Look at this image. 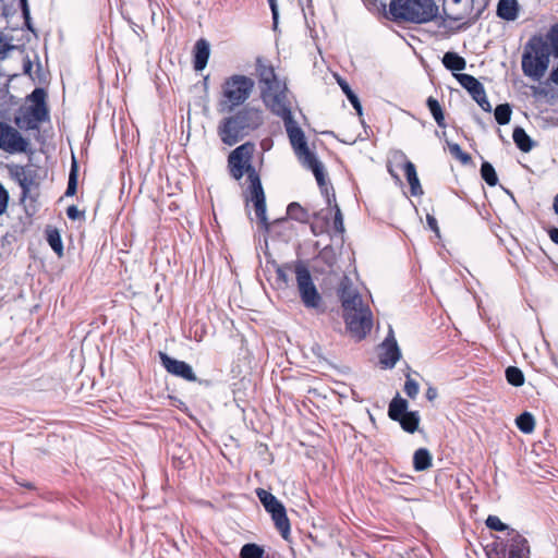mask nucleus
<instances>
[{"label": "nucleus", "instance_id": "nucleus-53", "mask_svg": "<svg viewBox=\"0 0 558 558\" xmlns=\"http://www.w3.org/2000/svg\"><path fill=\"white\" fill-rule=\"evenodd\" d=\"M549 239L558 245V228H551L548 231Z\"/></svg>", "mask_w": 558, "mask_h": 558}, {"label": "nucleus", "instance_id": "nucleus-6", "mask_svg": "<svg viewBox=\"0 0 558 558\" xmlns=\"http://www.w3.org/2000/svg\"><path fill=\"white\" fill-rule=\"evenodd\" d=\"M294 274L298 292L304 307L316 314H323L326 306L323 296L318 292L308 268L301 262L295 263Z\"/></svg>", "mask_w": 558, "mask_h": 558}, {"label": "nucleus", "instance_id": "nucleus-1", "mask_svg": "<svg viewBox=\"0 0 558 558\" xmlns=\"http://www.w3.org/2000/svg\"><path fill=\"white\" fill-rule=\"evenodd\" d=\"M254 150L255 145L251 142L238 146L228 157V168L230 175L236 181L242 179L244 173L247 174L246 201L253 203L257 219L265 228H268L264 189L259 174L252 165Z\"/></svg>", "mask_w": 558, "mask_h": 558}, {"label": "nucleus", "instance_id": "nucleus-35", "mask_svg": "<svg viewBox=\"0 0 558 558\" xmlns=\"http://www.w3.org/2000/svg\"><path fill=\"white\" fill-rule=\"evenodd\" d=\"M449 153L463 165H468L471 162L472 158L468 153H464L460 145L457 143L447 142Z\"/></svg>", "mask_w": 558, "mask_h": 558}, {"label": "nucleus", "instance_id": "nucleus-25", "mask_svg": "<svg viewBox=\"0 0 558 558\" xmlns=\"http://www.w3.org/2000/svg\"><path fill=\"white\" fill-rule=\"evenodd\" d=\"M442 64L447 70H464L465 60L456 52H446L442 57Z\"/></svg>", "mask_w": 558, "mask_h": 558}, {"label": "nucleus", "instance_id": "nucleus-34", "mask_svg": "<svg viewBox=\"0 0 558 558\" xmlns=\"http://www.w3.org/2000/svg\"><path fill=\"white\" fill-rule=\"evenodd\" d=\"M327 205L330 207V210L328 211V214L333 211V229L337 232L342 233L344 231V225H343V216H342L340 207L336 203V199L335 201L331 199V204L329 205L327 203Z\"/></svg>", "mask_w": 558, "mask_h": 558}, {"label": "nucleus", "instance_id": "nucleus-48", "mask_svg": "<svg viewBox=\"0 0 558 558\" xmlns=\"http://www.w3.org/2000/svg\"><path fill=\"white\" fill-rule=\"evenodd\" d=\"M267 1L269 3V7H270V10L272 13L274 26L276 27L277 23H278V15H279L277 0H267Z\"/></svg>", "mask_w": 558, "mask_h": 558}, {"label": "nucleus", "instance_id": "nucleus-15", "mask_svg": "<svg viewBox=\"0 0 558 558\" xmlns=\"http://www.w3.org/2000/svg\"><path fill=\"white\" fill-rule=\"evenodd\" d=\"M506 547L508 558H529L530 549L527 541L514 530L508 533Z\"/></svg>", "mask_w": 558, "mask_h": 558}, {"label": "nucleus", "instance_id": "nucleus-42", "mask_svg": "<svg viewBox=\"0 0 558 558\" xmlns=\"http://www.w3.org/2000/svg\"><path fill=\"white\" fill-rule=\"evenodd\" d=\"M333 77L349 100H351V97H356L355 93L351 89L349 83L343 77H341L337 72H333Z\"/></svg>", "mask_w": 558, "mask_h": 558}, {"label": "nucleus", "instance_id": "nucleus-41", "mask_svg": "<svg viewBox=\"0 0 558 558\" xmlns=\"http://www.w3.org/2000/svg\"><path fill=\"white\" fill-rule=\"evenodd\" d=\"M420 391V386L416 380L412 379L409 375L407 376V380L404 384V392L411 399L416 398Z\"/></svg>", "mask_w": 558, "mask_h": 558}, {"label": "nucleus", "instance_id": "nucleus-26", "mask_svg": "<svg viewBox=\"0 0 558 558\" xmlns=\"http://www.w3.org/2000/svg\"><path fill=\"white\" fill-rule=\"evenodd\" d=\"M288 216L302 223L308 222L311 215L307 209L302 207L299 203H291L287 208Z\"/></svg>", "mask_w": 558, "mask_h": 558}, {"label": "nucleus", "instance_id": "nucleus-17", "mask_svg": "<svg viewBox=\"0 0 558 558\" xmlns=\"http://www.w3.org/2000/svg\"><path fill=\"white\" fill-rule=\"evenodd\" d=\"M210 47L207 40L198 39L194 46V70H204L207 65Z\"/></svg>", "mask_w": 558, "mask_h": 558}, {"label": "nucleus", "instance_id": "nucleus-12", "mask_svg": "<svg viewBox=\"0 0 558 558\" xmlns=\"http://www.w3.org/2000/svg\"><path fill=\"white\" fill-rule=\"evenodd\" d=\"M262 94L266 101L271 102V109L286 106L283 102L286 84L277 78L276 72H260Z\"/></svg>", "mask_w": 558, "mask_h": 558}, {"label": "nucleus", "instance_id": "nucleus-11", "mask_svg": "<svg viewBox=\"0 0 558 558\" xmlns=\"http://www.w3.org/2000/svg\"><path fill=\"white\" fill-rule=\"evenodd\" d=\"M29 140L10 124L0 121V149L8 154H22L29 151Z\"/></svg>", "mask_w": 558, "mask_h": 558}, {"label": "nucleus", "instance_id": "nucleus-55", "mask_svg": "<svg viewBox=\"0 0 558 558\" xmlns=\"http://www.w3.org/2000/svg\"><path fill=\"white\" fill-rule=\"evenodd\" d=\"M9 50V45L0 38V59H3L7 51Z\"/></svg>", "mask_w": 558, "mask_h": 558}, {"label": "nucleus", "instance_id": "nucleus-31", "mask_svg": "<svg viewBox=\"0 0 558 558\" xmlns=\"http://www.w3.org/2000/svg\"><path fill=\"white\" fill-rule=\"evenodd\" d=\"M481 177L489 185L495 186L498 183V177L492 163L484 161L481 166Z\"/></svg>", "mask_w": 558, "mask_h": 558}, {"label": "nucleus", "instance_id": "nucleus-5", "mask_svg": "<svg viewBox=\"0 0 558 558\" xmlns=\"http://www.w3.org/2000/svg\"><path fill=\"white\" fill-rule=\"evenodd\" d=\"M47 93L44 88H35L27 97L26 105L20 107L14 124L24 131H36L43 122L49 120V109L46 102Z\"/></svg>", "mask_w": 558, "mask_h": 558}, {"label": "nucleus", "instance_id": "nucleus-59", "mask_svg": "<svg viewBox=\"0 0 558 558\" xmlns=\"http://www.w3.org/2000/svg\"><path fill=\"white\" fill-rule=\"evenodd\" d=\"M23 70H25V71L32 70V63H31V61H27V62L24 64Z\"/></svg>", "mask_w": 558, "mask_h": 558}, {"label": "nucleus", "instance_id": "nucleus-57", "mask_svg": "<svg viewBox=\"0 0 558 558\" xmlns=\"http://www.w3.org/2000/svg\"><path fill=\"white\" fill-rule=\"evenodd\" d=\"M549 80L558 85V72H550Z\"/></svg>", "mask_w": 558, "mask_h": 558}, {"label": "nucleus", "instance_id": "nucleus-14", "mask_svg": "<svg viewBox=\"0 0 558 558\" xmlns=\"http://www.w3.org/2000/svg\"><path fill=\"white\" fill-rule=\"evenodd\" d=\"M159 359L161 365L169 374L181 377L187 381H195L197 379L192 366L186 362L175 360L161 351L159 352Z\"/></svg>", "mask_w": 558, "mask_h": 558}, {"label": "nucleus", "instance_id": "nucleus-58", "mask_svg": "<svg viewBox=\"0 0 558 558\" xmlns=\"http://www.w3.org/2000/svg\"><path fill=\"white\" fill-rule=\"evenodd\" d=\"M553 208L556 215H558V194L554 198Z\"/></svg>", "mask_w": 558, "mask_h": 558}, {"label": "nucleus", "instance_id": "nucleus-19", "mask_svg": "<svg viewBox=\"0 0 558 558\" xmlns=\"http://www.w3.org/2000/svg\"><path fill=\"white\" fill-rule=\"evenodd\" d=\"M497 15L505 21H514L519 15V3L517 0H499Z\"/></svg>", "mask_w": 558, "mask_h": 558}, {"label": "nucleus", "instance_id": "nucleus-16", "mask_svg": "<svg viewBox=\"0 0 558 558\" xmlns=\"http://www.w3.org/2000/svg\"><path fill=\"white\" fill-rule=\"evenodd\" d=\"M400 356L401 353L398 348L397 341L395 340L392 332L390 331V335L381 344L379 363L386 368H392L400 359Z\"/></svg>", "mask_w": 558, "mask_h": 558}, {"label": "nucleus", "instance_id": "nucleus-36", "mask_svg": "<svg viewBox=\"0 0 558 558\" xmlns=\"http://www.w3.org/2000/svg\"><path fill=\"white\" fill-rule=\"evenodd\" d=\"M547 44L551 49L553 57L558 58V24L553 25L548 31Z\"/></svg>", "mask_w": 558, "mask_h": 558}, {"label": "nucleus", "instance_id": "nucleus-4", "mask_svg": "<svg viewBox=\"0 0 558 558\" xmlns=\"http://www.w3.org/2000/svg\"><path fill=\"white\" fill-rule=\"evenodd\" d=\"M437 14L434 0H391L389 3L388 15L395 22L423 24L436 19Z\"/></svg>", "mask_w": 558, "mask_h": 558}, {"label": "nucleus", "instance_id": "nucleus-46", "mask_svg": "<svg viewBox=\"0 0 558 558\" xmlns=\"http://www.w3.org/2000/svg\"><path fill=\"white\" fill-rule=\"evenodd\" d=\"M31 172L23 166H16L13 171L14 179L20 182L23 178H26Z\"/></svg>", "mask_w": 558, "mask_h": 558}, {"label": "nucleus", "instance_id": "nucleus-13", "mask_svg": "<svg viewBox=\"0 0 558 558\" xmlns=\"http://www.w3.org/2000/svg\"><path fill=\"white\" fill-rule=\"evenodd\" d=\"M274 112L283 120L284 129L293 151L306 147L307 142L305 134L303 130L298 125V122L293 119L290 108L287 106H281L278 109L274 108Z\"/></svg>", "mask_w": 558, "mask_h": 558}, {"label": "nucleus", "instance_id": "nucleus-28", "mask_svg": "<svg viewBox=\"0 0 558 558\" xmlns=\"http://www.w3.org/2000/svg\"><path fill=\"white\" fill-rule=\"evenodd\" d=\"M426 105H427L433 118L435 119L437 125L439 128H445L446 126L445 116H444V111H442V108H441L439 101L436 98L430 96L427 98Z\"/></svg>", "mask_w": 558, "mask_h": 558}, {"label": "nucleus", "instance_id": "nucleus-39", "mask_svg": "<svg viewBox=\"0 0 558 558\" xmlns=\"http://www.w3.org/2000/svg\"><path fill=\"white\" fill-rule=\"evenodd\" d=\"M77 189V172H76V163L73 162L72 169L70 171L68 187L65 191V196H73L76 193Z\"/></svg>", "mask_w": 558, "mask_h": 558}, {"label": "nucleus", "instance_id": "nucleus-23", "mask_svg": "<svg viewBox=\"0 0 558 558\" xmlns=\"http://www.w3.org/2000/svg\"><path fill=\"white\" fill-rule=\"evenodd\" d=\"M432 454L426 448L417 449L413 454V468L415 471H425L432 466Z\"/></svg>", "mask_w": 558, "mask_h": 558}, {"label": "nucleus", "instance_id": "nucleus-22", "mask_svg": "<svg viewBox=\"0 0 558 558\" xmlns=\"http://www.w3.org/2000/svg\"><path fill=\"white\" fill-rule=\"evenodd\" d=\"M271 519L276 529L279 531L282 538L288 539L290 535V521L287 515L286 508H281L272 513H270Z\"/></svg>", "mask_w": 558, "mask_h": 558}, {"label": "nucleus", "instance_id": "nucleus-27", "mask_svg": "<svg viewBox=\"0 0 558 558\" xmlns=\"http://www.w3.org/2000/svg\"><path fill=\"white\" fill-rule=\"evenodd\" d=\"M315 221L311 225V230L314 235L323 234L327 231L329 222V214L324 209L314 215Z\"/></svg>", "mask_w": 558, "mask_h": 558}, {"label": "nucleus", "instance_id": "nucleus-29", "mask_svg": "<svg viewBox=\"0 0 558 558\" xmlns=\"http://www.w3.org/2000/svg\"><path fill=\"white\" fill-rule=\"evenodd\" d=\"M518 428L524 434H531L535 428V418L530 412H523L515 420Z\"/></svg>", "mask_w": 558, "mask_h": 558}, {"label": "nucleus", "instance_id": "nucleus-45", "mask_svg": "<svg viewBox=\"0 0 558 558\" xmlns=\"http://www.w3.org/2000/svg\"><path fill=\"white\" fill-rule=\"evenodd\" d=\"M9 203V193L0 183V216L7 210Z\"/></svg>", "mask_w": 558, "mask_h": 558}, {"label": "nucleus", "instance_id": "nucleus-18", "mask_svg": "<svg viewBox=\"0 0 558 558\" xmlns=\"http://www.w3.org/2000/svg\"><path fill=\"white\" fill-rule=\"evenodd\" d=\"M453 76L458 80V82L463 86L472 96L481 95L484 92L483 85L472 75L461 73V72H452Z\"/></svg>", "mask_w": 558, "mask_h": 558}, {"label": "nucleus", "instance_id": "nucleus-40", "mask_svg": "<svg viewBox=\"0 0 558 558\" xmlns=\"http://www.w3.org/2000/svg\"><path fill=\"white\" fill-rule=\"evenodd\" d=\"M485 523L488 529L494 531H507L509 533L512 530L509 529L507 524L501 522V520L497 515H488Z\"/></svg>", "mask_w": 558, "mask_h": 558}, {"label": "nucleus", "instance_id": "nucleus-52", "mask_svg": "<svg viewBox=\"0 0 558 558\" xmlns=\"http://www.w3.org/2000/svg\"><path fill=\"white\" fill-rule=\"evenodd\" d=\"M20 2H21L23 15L27 22L29 20V9H28L27 0H20Z\"/></svg>", "mask_w": 558, "mask_h": 558}, {"label": "nucleus", "instance_id": "nucleus-7", "mask_svg": "<svg viewBox=\"0 0 558 558\" xmlns=\"http://www.w3.org/2000/svg\"><path fill=\"white\" fill-rule=\"evenodd\" d=\"M551 56L553 52L547 41L541 37H533L525 47L522 70H547Z\"/></svg>", "mask_w": 558, "mask_h": 558}, {"label": "nucleus", "instance_id": "nucleus-3", "mask_svg": "<svg viewBox=\"0 0 558 558\" xmlns=\"http://www.w3.org/2000/svg\"><path fill=\"white\" fill-rule=\"evenodd\" d=\"M263 123V111L255 107L245 106L219 123L218 135L223 144L233 146L251 132L257 130Z\"/></svg>", "mask_w": 558, "mask_h": 558}, {"label": "nucleus", "instance_id": "nucleus-20", "mask_svg": "<svg viewBox=\"0 0 558 558\" xmlns=\"http://www.w3.org/2000/svg\"><path fill=\"white\" fill-rule=\"evenodd\" d=\"M403 170H404L407 180L410 184L411 194L413 196L422 195L423 189L421 186L414 163L410 160H405L404 165H403Z\"/></svg>", "mask_w": 558, "mask_h": 558}, {"label": "nucleus", "instance_id": "nucleus-43", "mask_svg": "<svg viewBox=\"0 0 558 558\" xmlns=\"http://www.w3.org/2000/svg\"><path fill=\"white\" fill-rule=\"evenodd\" d=\"M33 182L34 178L31 173L26 178H23V180H20L19 185L22 189V198H25L27 196V194L31 191Z\"/></svg>", "mask_w": 558, "mask_h": 558}, {"label": "nucleus", "instance_id": "nucleus-47", "mask_svg": "<svg viewBox=\"0 0 558 558\" xmlns=\"http://www.w3.org/2000/svg\"><path fill=\"white\" fill-rule=\"evenodd\" d=\"M66 216L71 220H76V219L83 217V213L80 211L75 205H71L66 208Z\"/></svg>", "mask_w": 558, "mask_h": 558}, {"label": "nucleus", "instance_id": "nucleus-51", "mask_svg": "<svg viewBox=\"0 0 558 558\" xmlns=\"http://www.w3.org/2000/svg\"><path fill=\"white\" fill-rule=\"evenodd\" d=\"M426 220H427V225L428 227L436 233L439 232V228H438V223H437V220L434 216L432 215H427L426 217Z\"/></svg>", "mask_w": 558, "mask_h": 558}, {"label": "nucleus", "instance_id": "nucleus-10", "mask_svg": "<svg viewBox=\"0 0 558 558\" xmlns=\"http://www.w3.org/2000/svg\"><path fill=\"white\" fill-rule=\"evenodd\" d=\"M408 401L397 395L388 408V415L392 421L399 422L402 429L413 434L420 424V414L417 411H408Z\"/></svg>", "mask_w": 558, "mask_h": 558}, {"label": "nucleus", "instance_id": "nucleus-37", "mask_svg": "<svg viewBox=\"0 0 558 558\" xmlns=\"http://www.w3.org/2000/svg\"><path fill=\"white\" fill-rule=\"evenodd\" d=\"M47 241L51 248L58 254L61 255L63 251V245L61 241V236L57 230L50 231L47 236Z\"/></svg>", "mask_w": 558, "mask_h": 558}, {"label": "nucleus", "instance_id": "nucleus-9", "mask_svg": "<svg viewBox=\"0 0 558 558\" xmlns=\"http://www.w3.org/2000/svg\"><path fill=\"white\" fill-rule=\"evenodd\" d=\"M299 162L305 168L313 172L315 179L317 181L318 186L322 190V193L325 194L326 201L328 204H331V199L335 201V192L333 189L330 187L331 193H329V187L326 183L325 171L323 163L318 160L317 156L314 151H312L308 146L301 148L294 151Z\"/></svg>", "mask_w": 558, "mask_h": 558}, {"label": "nucleus", "instance_id": "nucleus-24", "mask_svg": "<svg viewBox=\"0 0 558 558\" xmlns=\"http://www.w3.org/2000/svg\"><path fill=\"white\" fill-rule=\"evenodd\" d=\"M513 142L515 143L517 147L524 151L529 153L533 148V142L531 137L527 135V133L520 126H517L513 130Z\"/></svg>", "mask_w": 558, "mask_h": 558}, {"label": "nucleus", "instance_id": "nucleus-54", "mask_svg": "<svg viewBox=\"0 0 558 558\" xmlns=\"http://www.w3.org/2000/svg\"><path fill=\"white\" fill-rule=\"evenodd\" d=\"M426 398L429 400V401H433L437 398V390L436 388L434 387H429L427 390H426Z\"/></svg>", "mask_w": 558, "mask_h": 558}, {"label": "nucleus", "instance_id": "nucleus-50", "mask_svg": "<svg viewBox=\"0 0 558 558\" xmlns=\"http://www.w3.org/2000/svg\"><path fill=\"white\" fill-rule=\"evenodd\" d=\"M351 102V105L353 106V108L355 109L356 113L359 117H362L363 116V108H362V105L360 102V99L359 97H351V100H349Z\"/></svg>", "mask_w": 558, "mask_h": 558}, {"label": "nucleus", "instance_id": "nucleus-30", "mask_svg": "<svg viewBox=\"0 0 558 558\" xmlns=\"http://www.w3.org/2000/svg\"><path fill=\"white\" fill-rule=\"evenodd\" d=\"M265 550L262 546L248 543L242 546L240 558H263Z\"/></svg>", "mask_w": 558, "mask_h": 558}, {"label": "nucleus", "instance_id": "nucleus-21", "mask_svg": "<svg viewBox=\"0 0 558 558\" xmlns=\"http://www.w3.org/2000/svg\"><path fill=\"white\" fill-rule=\"evenodd\" d=\"M256 495L268 513H272L284 507L275 495L263 488H257Z\"/></svg>", "mask_w": 558, "mask_h": 558}, {"label": "nucleus", "instance_id": "nucleus-44", "mask_svg": "<svg viewBox=\"0 0 558 558\" xmlns=\"http://www.w3.org/2000/svg\"><path fill=\"white\" fill-rule=\"evenodd\" d=\"M473 99L484 111L489 112L492 110V106L486 97L485 90L482 92L481 95L475 96Z\"/></svg>", "mask_w": 558, "mask_h": 558}, {"label": "nucleus", "instance_id": "nucleus-32", "mask_svg": "<svg viewBox=\"0 0 558 558\" xmlns=\"http://www.w3.org/2000/svg\"><path fill=\"white\" fill-rule=\"evenodd\" d=\"M511 107L509 104H501L495 108L494 116L498 124L505 125L510 122L511 119Z\"/></svg>", "mask_w": 558, "mask_h": 558}, {"label": "nucleus", "instance_id": "nucleus-60", "mask_svg": "<svg viewBox=\"0 0 558 558\" xmlns=\"http://www.w3.org/2000/svg\"><path fill=\"white\" fill-rule=\"evenodd\" d=\"M554 70H558V64H557V68H555Z\"/></svg>", "mask_w": 558, "mask_h": 558}, {"label": "nucleus", "instance_id": "nucleus-56", "mask_svg": "<svg viewBox=\"0 0 558 558\" xmlns=\"http://www.w3.org/2000/svg\"><path fill=\"white\" fill-rule=\"evenodd\" d=\"M526 75L531 76L533 80L538 81L544 76L545 72H524Z\"/></svg>", "mask_w": 558, "mask_h": 558}, {"label": "nucleus", "instance_id": "nucleus-38", "mask_svg": "<svg viewBox=\"0 0 558 558\" xmlns=\"http://www.w3.org/2000/svg\"><path fill=\"white\" fill-rule=\"evenodd\" d=\"M288 269H291L289 264L276 267V282L278 287L286 288L289 284Z\"/></svg>", "mask_w": 558, "mask_h": 558}, {"label": "nucleus", "instance_id": "nucleus-2", "mask_svg": "<svg viewBox=\"0 0 558 558\" xmlns=\"http://www.w3.org/2000/svg\"><path fill=\"white\" fill-rule=\"evenodd\" d=\"M338 294L347 329L357 340L364 339L373 327V315L368 305L364 304L362 295L348 277L341 280Z\"/></svg>", "mask_w": 558, "mask_h": 558}, {"label": "nucleus", "instance_id": "nucleus-33", "mask_svg": "<svg viewBox=\"0 0 558 558\" xmlns=\"http://www.w3.org/2000/svg\"><path fill=\"white\" fill-rule=\"evenodd\" d=\"M506 378H507V381L514 387H520L524 384L523 372L519 367H515V366L507 367Z\"/></svg>", "mask_w": 558, "mask_h": 558}, {"label": "nucleus", "instance_id": "nucleus-49", "mask_svg": "<svg viewBox=\"0 0 558 558\" xmlns=\"http://www.w3.org/2000/svg\"><path fill=\"white\" fill-rule=\"evenodd\" d=\"M255 70H275V69L264 58H257L256 59V69Z\"/></svg>", "mask_w": 558, "mask_h": 558}, {"label": "nucleus", "instance_id": "nucleus-8", "mask_svg": "<svg viewBox=\"0 0 558 558\" xmlns=\"http://www.w3.org/2000/svg\"><path fill=\"white\" fill-rule=\"evenodd\" d=\"M254 81L244 75H232L223 84V97L229 111L242 105L252 94Z\"/></svg>", "mask_w": 558, "mask_h": 558}]
</instances>
